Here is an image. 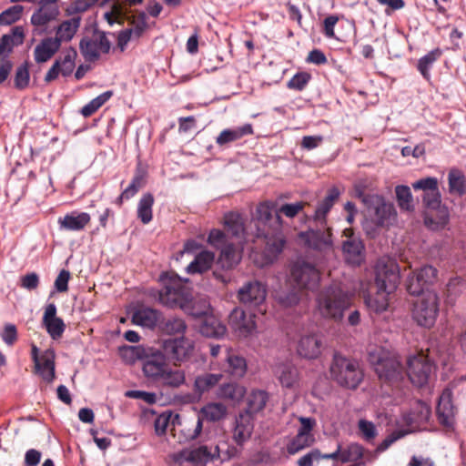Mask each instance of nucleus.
I'll return each mask as SVG.
<instances>
[{
  "mask_svg": "<svg viewBox=\"0 0 466 466\" xmlns=\"http://www.w3.org/2000/svg\"><path fill=\"white\" fill-rule=\"evenodd\" d=\"M254 219L264 227V228H258L256 234L258 238H261L265 240L264 258L261 261H256L259 267H264L272 263L284 248L282 219L276 203L270 200L257 206Z\"/></svg>",
  "mask_w": 466,
  "mask_h": 466,
  "instance_id": "f257e3e1",
  "label": "nucleus"
},
{
  "mask_svg": "<svg viewBox=\"0 0 466 466\" xmlns=\"http://www.w3.org/2000/svg\"><path fill=\"white\" fill-rule=\"evenodd\" d=\"M160 280L164 284L161 290L152 289L150 295L161 305L168 308H180L187 313L198 317L208 313L209 307L204 302L203 309L199 311L190 309V289L182 279L174 273H163Z\"/></svg>",
  "mask_w": 466,
  "mask_h": 466,
  "instance_id": "f03ea898",
  "label": "nucleus"
},
{
  "mask_svg": "<svg viewBox=\"0 0 466 466\" xmlns=\"http://www.w3.org/2000/svg\"><path fill=\"white\" fill-rule=\"evenodd\" d=\"M353 294L340 283H332L323 289L316 299L317 311L326 319L341 321L344 312L350 308Z\"/></svg>",
  "mask_w": 466,
  "mask_h": 466,
  "instance_id": "7ed1b4c3",
  "label": "nucleus"
},
{
  "mask_svg": "<svg viewBox=\"0 0 466 466\" xmlns=\"http://www.w3.org/2000/svg\"><path fill=\"white\" fill-rule=\"evenodd\" d=\"M369 362L381 381L395 383L403 379L404 373L400 360L381 347L368 350Z\"/></svg>",
  "mask_w": 466,
  "mask_h": 466,
  "instance_id": "20e7f679",
  "label": "nucleus"
},
{
  "mask_svg": "<svg viewBox=\"0 0 466 466\" xmlns=\"http://www.w3.org/2000/svg\"><path fill=\"white\" fill-rule=\"evenodd\" d=\"M330 375L340 386L356 389L363 378L359 362L335 354L330 366Z\"/></svg>",
  "mask_w": 466,
  "mask_h": 466,
  "instance_id": "39448f33",
  "label": "nucleus"
},
{
  "mask_svg": "<svg viewBox=\"0 0 466 466\" xmlns=\"http://www.w3.org/2000/svg\"><path fill=\"white\" fill-rule=\"evenodd\" d=\"M423 203L428 208L424 215V224L431 230L443 229L449 223L448 208L441 205L439 187L423 194Z\"/></svg>",
  "mask_w": 466,
  "mask_h": 466,
  "instance_id": "423d86ee",
  "label": "nucleus"
},
{
  "mask_svg": "<svg viewBox=\"0 0 466 466\" xmlns=\"http://www.w3.org/2000/svg\"><path fill=\"white\" fill-rule=\"evenodd\" d=\"M377 289L394 292L400 284V268L396 260L390 257L380 258L375 266Z\"/></svg>",
  "mask_w": 466,
  "mask_h": 466,
  "instance_id": "0eeeda50",
  "label": "nucleus"
},
{
  "mask_svg": "<svg viewBox=\"0 0 466 466\" xmlns=\"http://www.w3.org/2000/svg\"><path fill=\"white\" fill-rule=\"evenodd\" d=\"M290 281L299 289L314 290L319 287L320 273L313 264L298 260L291 266Z\"/></svg>",
  "mask_w": 466,
  "mask_h": 466,
  "instance_id": "6e6552de",
  "label": "nucleus"
},
{
  "mask_svg": "<svg viewBox=\"0 0 466 466\" xmlns=\"http://www.w3.org/2000/svg\"><path fill=\"white\" fill-rule=\"evenodd\" d=\"M111 43L106 35L101 31H95L89 35H85L80 43L79 49L86 61L94 62L103 54L110 50Z\"/></svg>",
  "mask_w": 466,
  "mask_h": 466,
  "instance_id": "1a4fd4ad",
  "label": "nucleus"
},
{
  "mask_svg": "<svg viewBox=\"0 0 466 466\" xmlns=\"http://www.w3.org/2000/svg\"><path fill=\"white\" fill-rule=\"evenodd\" d=\"M439 312V298L429 291L414 305L413 319L422 327L431 328L436 321Z\"/></svg>",
  "mask_w": 466,
  "mask_h": 466,
  "instance_id": "9d476101",
  "label": "nucleus"
},
{
  "mask_svg": "<svg viewBox=\"0 0 466 466\" xmlns=\"http://www.w3.org/2000/svg\"><path fill=\"white\" fill-rule=\"evenodd\" d=\"M364 205L368 208L369 215L376 222L377 226H388L396 218V210L391 203H387L379 195H372L364 198Z\"/></svg>",
  "mask_w": 466,
  "mask_h": 466,
  "instance_id": "9b49d317",
  "label": "nucleus"
},
{
  "mask_svg": "<svg viewBox=\"0 0 466 466\" xmlns=\"http://www.w3.org/2000/svg\"><path fill=\"white\" fill-rule=\"evenodd\" d=\"M142 360L144 375L154 381L166 370L168 366L165 351L150 346H147Z\"/></svg>",
  "mask_w": 466,
  "mask_h": 466,
  "instance_id": "f8f14e48",
  "label": "nucleus"
},
{
  "mask_svg": "<svg viewBox=\"0 0 466 466\" xmlns=\"http://www.w3.org/2000/svg\"><path fill=\"white\" fill-rule=\"evenodd\" d=\"M194 350V341L186 337L169 339L163 342V350L175 365L187 361Z\"/></svg>",
  "mask_w": 466,
  "mask_h": 466,
  "instance_id": "ddd939ff",
  "label": "nucleus"
},
{
  "mask_svg": "<svg viewBox=\"0 0 466 466\" xmlns=\"http://www.w3.org/2000/svg\"><path fill=\"white\" fill-rule=\"evenodd\" d=\"M407 364V375L412 384L421 387L428 382L433 365L426 356L423 354L410 356Z\"/></svg>",
  "mask_w": 466,
  "mask_h": 466,
  "instance_id": "4468645a",
  "label": "nucleus"
},
{
  "mask_svg": "<svg viewBox=\"0 0 466 466\" xmlns=\"http://www.w3.org/2000/svg\"><path fill=\"white\" fill-rule=\"evenodd\" d=\"M228 324L235 334L240 338L252 336L257 329L255 315L247 314L239 308H236L231 311Z\"/></svg>",
  "mask_w": 466,
  "mask_h": 466,
  "instance_id": "2eb2a0df",
  "label": "nucleus"
},
{
  "mask_svg": "<svg viewBox=\"0 0 466 466\" xmlns=\"http://www.w3.org/2000/svg\"><path fill=\"white\" fill-rule=\"evenodd\" d=\"M299 238L308 248L313 250L325 254L333 251V241L329 230H309L301 232Z\"/></svg>",
  "mask_w": 466,
  "mask_h": 466,
  "instance_id": "dca6fc26",
  "label": "nucleus"
},
{
  "mask_svg": "<svg viewBox=\"0 0 466 466\" xmlns=\"http://www.w3.org/2000/svg\"><path fill=\"white\" fill-rule=\"evenodd\" d=\"M266 296V285L258 280L247 282L238 292V298L241 303L254 307L264 302Z\"/></svg>",
  "mask_w": 466,
  "mask_h": 466,
  "instance_id": "f3484780",
  "label": "nucleus"
},
{
  "mask_svg": "<svg viewBox=\"0 0 466 466\" xmlns=\"http://www.w3.org/2000/svg\"><path fill=\"white\" fill-rule=\"evenodd\" d=\"M58 0H40L38 8L31 16V23L35 26H45L55 21L59 15Z\"/></svg>",
  "mask_w": 466,
  "mask_h": 466,
  "instance_id": "a211bd4d",
  "label": "nucleus"
},
{
  "mask_svg": "<svg viewBox=\"0 0 466 466\" xmlns=\"http://www.w3.org/2000/svg\"><path fill=\"white\" fill-rule=\"evenodd\" d=\"M348 232L351 233L350 229L344 230L347 239L343 241L342 245L345 259L350 264L360 265L363 260V244L360 238L354 237L352 234L348 236Z\"/></svg>",
  "mask_w": 466,
  "mask_h": 466,
  "instance_id": "6ab92c4d",
  "label": "nucleus"
},
{
  "mask_svg": "<svg viewBox=\"0 0 466 466\" xmlns=\"http://www.w3.org/2000/svg\"><path fill=\"white\" fill-rule=\"evenodd\" d=\"M321 339L317 334L302 335L297 345L298 354L305 359H316L321 353Z\"/></svg>",
  "mask_w": 466,
  "mask_h": 466,
  "instance_id": "aec40b11",
  "label": "nucleus"
},
{
  "mask_svg": "<svg viewBox=\"0 0 466 466\" xmlns=\"http://www.w3.org/2000/svg\"><path fill=\"white\" fill-rule=\"evenodd\" d=\"M253 429L254 416L242 411L236 418L233 439L238 444H242L250 438Z\"/></svg>",
  "mask_w": 466,
  "mask_h": 466,
  "instance_id": "412c9836",
  "label": "nucleus"
},
{
  "mask_svg": "<svg viewBox=\"0 0 466 466\" xmlns=\"http://www.w3.org/2000/svg\"><path fill=\"white\" fill-rule=\"evenodd\" d=\"M451 390L445 389L439 398L437 415L440 422L444 426H451L454 417V407L451 403Z\"/></svg>",
  "mask_w": 466,
  "mask_h": 466,
  "instance_id": "4be33fe9",
  "label": "nucleus"
},
{
  "mask_svg": "<svg viewBox=\"0 0 466 466\" xmlns=\"http://www.w3.org/2000/svg\"><path fill=\"white\" fill-rule=\"evenodd\" d=\"M90 215L86 212H71L58 218L59 228L68 231H79L90 222Z\"/></svg>",
  "mask_w": 466,
  "mask_h": 466,
  "instance_id": "5701e85b",
  "label": "nucleus"
},
{
  "mask_svg": "<svg viewBox=\"0 0 466 466\" xmlns=\"http://www.w3.org/2000/svg\"><path fill=\"white\" fill-rule=\"evenodd\" d=\"M55 357L53 350H46L40 355V360L35 362V372L48 383L55 379Z\"/></svg>",
  "mask_w": 466,
  "mask_h": 466,
  "instance_id": "b1692460",
  "label": "nucleus"
},
{
  "mask_svg": "<svg viewBox=\"0 0 466 466\" xmlns=\"http://www.w3.org/2000/svg\"><path fill=\"white\" fill-rule=\"evenodd\" d=\"M161 319V313L154 309L143 307L137 309L132 316V322L136 325L153 329Z\"/></svg>",
  "mask_w": 466,
  "mask_h": 466,
  "instance_id": "393cba45",
  "label": "nucleus"
},
{
  "mask_svg": "<svg viewBox=\"0 0 466 466\" xmlns=\"http://www.w3.org/2000/svg\"><path fill=\"white\" fill-rule=\"evenodd\" d=\"M392 292H388L386 289H377V292L374 295H365L364 303L370 312L381 313L385 311L389 307L390 299L389 296Z\"/></svg>",
  "mask_w": 466,
  "mask_h": 466,
  "instance_id": "a878e982",
  "label": "nucleus"
},
{
  "mask_svg": "<svg viewBox=\"0 0 466 466\" xmlns=\"http://www.w3.org/2000/svg\"><path fill=\"white\" fill-rule=\"evenodd\" d=\"M60 48V44L53 37L44 38L34 50V56L36 63L41 64L48 61Z\"/></svg>",
  "mask_w": 466,
  "mask_h": 466,
  "instance_id": "bb28decb",
  "label": "nucleus"
},
{
  "mask_svg": "<svg viewBox=\"0 0 466 466\" xmlns=\"http://www.w3.org/2000/svg\"><path fill=\"white\" fill-rule=\"evenodd\" d=\"M23 39L24 30L19 26L13 28L11 34L4 35L0 38V59H6L14 46L21 45Z\"/></svg>",
  "mask_w": 466,
  "mask_h": 466,
  "instance_id": "cd10ccee",
  "label": "nucleus"
},
{
  "mask_svg": "<svg viewBox=\"0 0 466 466\" xmlns=\"http://www.w3.org/2000/svg\"><path fill=\"white\" fill-rule=\"evenodd\" d=\"M189 449L191 463H207L214 459H219L223 461L228 458L220 454V448L218 445L214 447V451H211L206 445Z\"/></svg>",
  "mask_w": 466,
  "mask_h": 466,
  "instance_id": "c85d7f7f",
  "label": "nucleus"
},
{
  "mask_svg": "<svg viewBox=\"0 0 466 466\" xmlns=\"http://www.w3.org/2000/svg\"><path fill=\"white\" fill-rule=\"evenodd\" d=\"M253 128L250 124H245L241 127L234 128H227L220 132L216 138V143L219 147H223L228 143L235 142L245 136L251 135Z\"/></svg>",
  "mask_w": 466,
  "mask_h": 466,
  "instance_id": "c756f323",
  "label": "nucleus"
},
{
  "mask_svg": "<svg viewBox=\"0 0 466 466\" xmlns=\"http://www.w3.org/2000/svg\"><path fill=\"white\" fill-rule=\"evenodd\" d=\"M208 313L201 315L200 317H205L202 324L200 325V332L206 336L210 338H221L226 334L227 328L226 326L216 317L208 315Z\"/></svg>",
  "mask_w": 466,
  "mask_h": 466,
  "instance_id": "7c9ffc66",
  "label": "nucleus"
},
{
  "mask_svg": "<svg viewBox=\"0 0 466 466\" xmlns=\"http://www.w3.org/2000/svg\"><path fill=\"white\" fill-rule=\"evenodd\" d=\"M268 400V394L267 391L262 390H252L247 396V407L243 411L255 416L264 410Z\"/></svg>",
  "mask_w": 466,
  "mask_h": 466,
  "instance_id": "2f4dec72",
  "label": "nucleus"
},
{
  "mask_svg": "<svg viewBox=\"0 0 466 466\" xmlns=\"http://www.w3.org/2000/svg\"><path fill=\"white\" fill-rule=\"evenodd\" d=\"M225 360L227 362V368L225 370L232 376L241 378L246 374L247 361L242 356H239L229 349H227Z\"/></svg>",
  "mask_w": 466,
  "mask_h": 466,
  "instance_id": "473e14b6",
  "label": "nucleus"
},
{
  "mask_svg": "<svg viewBox=\"0 0 466 466\" xmlns=\"http://www.w3.org/2000/svg\"><path fill=\"white\" fill-rule=\"evenodd\" d=\"M80 21L81 18L77 16L61 23L56 29V37L53 39L57 40L60 45L62 42L70 41L80 26Z\"/></svg>",
  "mask_w": 466,
  "mask_h": 466,
  "instance_id": "72a5a7b5",
  "label": "nucleus"
},
{
  "mask_svg": "<svg viewBox=\"0 0 466 466\" xmlns=\"http://www.w3.org/2000/svg\"><path fill=\"white\" fill-rule=\"evenodd\" d=\"M215 259V255L211 251H201L195 259L187 267V272L189 274L203 273L208 270Z\"/></svg>",
  "mask_w": 466,
  "mask_h": 466,
  "instance_id": "f704fd0d",
  "label": "nucleus"
},
{
  "mask_svg": "<svg viewBox=\"0 0 466 466\" xmlns=\"http://www.w3.org/2000/svg\"><path fill=\"white\" fill-rule=\"evenodd\" d=\"M240 252L232 244H227L221 247V251L218 258V264L224 269L234 268L239 261Z\"/></svg>",
  "mask_w": 466,
  "mask_h": 466,
  "instance_id": "c9c22d12",
  "label": "nucleus"
},
{
  "mask_svg": "<svg viewBox=\"0 0 466 466\" xmlns=\"http://www.w3.org/2000/svg\"><path fill=\"white\" fill-rule=\"evenodd\" d=\"M156 381L171 388H178L186 381L185 371L172 370L168 365Z\"/></svg>",
  "mask_w": 466,
  "mask_h": 466,
  "instance_id": "e433bc0d",
  "label": "nucleus"
},
{
  "mask_svg": "<svg viewBox=\"0 0 466 466\" xmlns=\"http://www.w3.org/2000/svg\"><path fill=\"white\" fill-rule=\"evenodd\" d=\"M276 374L280 384L286 388H291L299 381L298 369L289 363L279 365Z\"/></svg>",
  "mask_w": 466,
  "mask_h": 466,
  "instance_id": "4c0bfd02",
  "label": "nucleus"
},
{
  "mask_svg": "<svg viewBox=\"0 0 466 466\" xmlns=\"http://www.w3.org/2000/svg\"><path fill=\"white\" fill-rule=\"evenodd\" d=\"M339 195L340 191L338 187H331L328 191L327 197L318 206L315 211L314 219L317 221H320L322 223L325 219L326 215L330 210L335 201L339 198Z\"/></svg>",
  "mask_w": 466,
  "mask_h": 466,
  "instance_id": "58836bf2",
  "label": "nucleus"
},
{
  "mask_svg": "<svg viewBox=\"0 0 466 466\" xmlns=\"http://www.w3.org/2000/svg\"><path fill=\"white\" fill-rule=\"evenodd\" d=\"M246 389L237 383H226L221 385L217 392L218 398L230 400L232 401H239L243 399Z\"/></svg>",
  "mask_w": 466,
  "mask_h": 466,
  "instance_id": "ea45409f",
  "label": "nucleus"
},
{
  "mask_svg": "<svg viewBox=\"0 0 466 466\" xmlns=\"http://www.w3.org/2000/svg\"><path fill=\"white\" fill-rule=\"evenodd\" d=\"M154 205V197L150 193L144 194L137 204V218L143 224H148L153 218L152 207Z\"/></svg>",
  "mask_w": 466,
  "mask_h": 466,
  "instance_id": "a19ab883",
  "label": "nucleus"
},
{
  "mask_svg": "<svg viewBox=\"0 0 466 466\" xmlns=\"http://www.w3.org/2000/svg\"><path fill=\"white\" fill-rule=\"evenodd\" d=\"M76 56V51L74 48H69L64 51L63 56L55 61V63H58V67L63 76H68L73 73Z\"/></svg>",
  "mask_w": 466,
  "mask_h": 466,
  "instance_id": "79ce46f5",
  "label": "nucleus"
},
{
  "mask_svg": "<svg viewBox=\"0 0 466 466\" xmlns=\"http://www.w3.org/2000/svg\"><path fill=\"white\" fill-rule=\"evenodd\" d=\"M203 418L210 421H218L224 419L228 413L227 407L219 402H211L205 405L201 410Z\"/></svg>",
  "mask_w": 466,
  "mask_h": 466,
  "instance_id": "37998d69",
  "label": "nucleus"
},
{
  "mask_svg": "<svg viewBox=\"0 0 466 466\" xmlns=\"http://www.w3.org/2000/svg\"><path fill=\"white\" fill-rule=\"evenodd\" d=\"M222 379L221 374L204 373L196 378L194 382L195 390L204 393L214 388Z\"/></svg>",
  "mask_w": 466,
  "mask_h": 466,
  "instance_id": "c03bdc74",
  "label": "nucleus"
},
{
  "mask_svg": "<svg viewBox=\"0 0 466 466\" xmlns=\"http://www.w3.org/2000/svg\"><path fill=\"white\" fill-rule=\"evenodd\" d=\"M225 226L233 237L240 238L245 234L244 220L238 213H228L224 218Z\"/></svg>",
  "mask_w": 466,
  "mask_h": 466,
  "instance_id": "a18cd8bd",
  "label": "nucleus"
},
{
  "mask_svg": "<svg viewBox=\"0 0 466 466\" xmlns=\"http://www.w3.org/2000/svg\"><path fill=\"white\" fill-rule=\"evenodd\" d=\"M147 15L145 12H140L137 15H132L128 19V27L131 33L137 39L140 38L147 28Z\"/></svg>",
  "mask_w": 466,
  "mask_h": 466,
  "instance_id": "49530a36",
  "label": "nucleus"
},
{
  "mask_svg": "<svg viewBox=\"0 0 466 466\" xmlns=\"http://www.w3.org/2000/svg\"><path fill=\"white\" fill-rule=\"evenodd\" d=\"M364 448L359 443L341 446V462H357L364 457Z\"/></svg>",
  "mask_w": 466,
  "mask_h": 466,
  "instance_id": "de8ad7c7",
  "label": "nucleus"
},
{
  "mask_svg": "<svg viewBox=\"0 0 466 466\" xmlns=\"http://www.w3.org/2000/svg\"><path fill=\"white\" fill-rule=\"evenodd\" d=\"M395 193L399 207L402 210L411 211L414 208L413 198L411 195L410 188L408 186H397L395 187Z\"/></svg>",
  "mask_w": 466,
  "mask_h": 466,
  "instance_id": "09e8293b",
  "label": "nucleus"
},
{
  "mask_svg": "<svg viewBox=\"0 0 466 466\" xmlns=\"http://www.w3.org/2000/svg\"><path fill=\"white\" fill-rule=\"evenodd\" d=\"M113 96V91L107 90L96 97L93 98L89 103L85 105L81 109V114L85 116H90L97 111L106 102H107Z\"/></svg>",
  "mask_w": 466,
  "mask_h": 466,
  "instance_id": "8fccbe9b",
  "label": "nucleus"
},
{
  "mask_svg": "<svg viewBox=\"0 0 466 466\" xmlns=\"http://www.w3.org/2000/svg\"><path fill=\"white\" fill-rule=\"evenodd\" d=\"M442 52L440 48H435L420 58L418 62V70L424 78L430 77V69L434 62L441 56Z\"/></svg>",
  "mask_w": 466,
  "mask_h": 466,
  "instance_id": "3c124183",
  "label": "nucleus"
},
{
  "mask_svg": "<svg viewBox=\"0 0 466 466\" xmlns=\"http://www.w3.org/2000/svg\"><path fill=\"white\" fill-rule=\"evenodd\" d=\"M315 442L314 436H296L287 445V451L289 455H294L302 450L310 447Z\"/></svg>",
  "mask_w": 466,
  "mask_h": 466,
  "instance_id": "603ef678",
  "label": "nucleus"
},
{
  "mask_svg": "<svg viewBox=\"0 0 466 466\" xmlns=\"http://www.w3.org/2000/svg\"><path fill=\"white\" fill-rule=\"evenodd\" d=\"M147 346H124L120 348L119 353L121 358L127 363H134L136 360H143L144 353Z\"/></svg>",
  "mask_w": 466,
  "mask_h": 466,
  "instance_id": "864d4df0",
  "label": "nucleus"
},
{
  "mask_svg": "<svg viewBox=\"0 0 466 466\" xmlns=\"http://www.w3.org/2000/svg\"><path fill=\"white\" fill-rule=\"evenodd\" d=\"M465 177L461 171L451 169L449 173V187L450 191L461 196L465 192Z\"/></svg>",
  "mask_w": 466,
  "mask_h": 466,
  "instance_id": "5fc2aeb1",
  "label": "nucleus"
},
{
  "mask_svg": "<svg viewBox=\"0 0 466 466\" xmlns=\"http://www.w3.org/2000/svg\"><path fill=\"white\" fill-rule=\"evenodd\" d=\"M431 408L422 401H418L412 409L410 422L421 424L427 422L431 417Z\"/></svg>",
  "mask_w": 466,
  "mask_h": 466,
  "instance_id": "6e6d98bb",
  "label": "nucleus"
},
{
  "mask_svg": "<svg viewBox=\"0 0 466 466\" xmlns=\"http://www.w3.org/2000/svg\"><path fill=\"white\" fill-rule=\"evenodd\" d=\"M202 428V418L198 416L196 420L187 421L182 431L185 435L186 440L192 441L197 439L200 435Z\"/></svg>",
  "mask_w": 466,
  "mask_h": 466,
  "instance_id": "4d7b16f0",
  "label": "nucleus"
},
{
  "mask_svg": "<svg viewBox=\"0 0 466 466\" xmlns=\"http://www.w3.org/2000/svg\"><path fill=\"white\" fill-rule=\"evenodd\" d=\"M24 7L16 5L0 14V25H9L20 19Z\"/></svg>",
  "mask_w": 466,
  "mask_h": 466,
  "instance_id": "13d9d810",
  "label": "nucleus"
},
{
  "mask_svg": "<svg viewBox=\"0 0 466 466\" xmlns=\"http://www.w3.org/2000/svg\"><path fill=\"white\" fill-rule=\"evenodd\" d=\"M145 178L142 173H137L132 178L131 183L127 187H126L121 193V198H126V200L134 197L140 188L144 187Z\"/></svg>",
  "mask_w": 466,
  "mask_h": 466,
  "instance_id": "bf43d9fd",
  "label": "nucleus"
},
{
  "mask_svg": "<svg viewBox=\"0 0 466 466\" xmlns=\"http://www.w3.org/2000/svg\"><path fill=\"white\" fill-rule=\"evenodd\" d=\"M187 325L182 319L172 317L167 319L164 323L162 329L170 335L184 333Z\"/></svg>",
  "mask_w": 466,
  "mask_h": 466,
  "instance_id": "052dcab7",
  "label": "nucleus"
},
{
  "mask_svg": "<svg viewBox=\"0 0 466 466\" xmlns=\"http://www.w3.org/2000/svg\"><path fill=\"white\" fill-rule=\"evenodd\" d=\"M47 333L54 339H59L65 331L66 325L62 319L56 318L43 322Z\"/></svg>",
  "mask_w": 466,
  "mask_h": 466,
  "instance_id": "680f3d73",
  "label": "nucleus"
},
{
  "mask_svg": "<svg viewBox=\"0 0 466 466\" xmlns=\"http://www.w3.org/2000/svg\"><path fill=\"white\" fill-rule=\"evenodd\" d=\"M99 0H76L66 10L68 15H75L86 12L96 5Z\"/></svg>",
  "mask_w": 466,
  "mask_h": 466,
  "instance_id": "e2e57ef3",
  "label": "nucleus"
},
{
  "mask_svg": "<svg viewBox=\"0 0 466 466\" xmlns=\"http://www.w3.org/2000/svg\"><path fill=\"white\" fill-rule=\"evenodd\" d=\"M416 273L420 278V281H422L421 283L427 287L428 285H431L436 281L438 271L432 266L425 265L420 269L416 270Z\"/></svg>",
  "mask_w": 466,
  "mask_h": 466,
  "instance_id": "0e129e2a",
  "label": "nucleus"
},
{
  "mask_svg": "<svg viewBox=\"0 0 466 466\" xmlns=\"http://www.w3.org/2000/svg\"><path fill=\"white\" fill-rule=\"evenodd\" d=\"M299 299V293L294 290L283 291L277 295L278 302L285 308H290L297 305Z\"/></svg>",
  "mask_w": 466,
  "mask_h": 466,
  "instance_id": "69168bd1",
  "label": "nucleus"
},
{
  "mask_svg": "<svg viewBox=\"0 0 466 466\" xmlns=\"http://www.w3.org/2000/svg\"><path fill=\"white\" fill-rule=\"evenodd\" d=\"M310 79V75L307 72H299L293 76L288 82V87L298 91L303 90Z\"/></svg>",
  "mask_w": 466,
  "mask_h": 466,
  "instance_id": "338daca9",
  "label": "nucleus"
},
{
  "mask_svg": "<svg viewBox=\"0 0 466 466\" xmlns=\"http://www.w3.org/2000/svg\"><path fill=\"white\" fill-rule=\"evenodd\" d=\"M420 278L418 276L416 271H414L409 278L407 279V290L410 294L413 296L420 295L424 289L426 288L424 284L421 283Z\"/></svg>",
  "mask_w": 466,
  "mask_h": 466,
  "instance_id": "774afa93",
  "label": "nucleus"
}]
</instances>
